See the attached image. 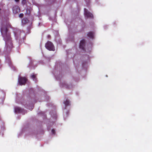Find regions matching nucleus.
<instances>
[{"label": "nucleus", "instance_id": "nucleus-2", "mask_svg": "<svg viewBox=\"0 0 152 152\" xmlns=\"http://www.w3.org/2000/svg\"><path fill=\"white\" fill-rule=\"evenodd\" d=\"M46 48L49 50L54 51L55 48L53 43L49 41H48L46 43L45 46Z\"/></svg>", "mask_w": 152, "mask_h": 152}, {"label": "nucleus", "instance_id": "nucleus-13", "mask_svg": "<svg viewBox=\"0 0 152 152\" xmlns=\"http://www.w3.org/2000/svg\"><path fill=\"white\" fill-rule=\"evenodd\" d=\"M23 16V13H21L19 15V17L22 18Z\"/></svg>", "mask_w": 152, "mask_h": 152}, {"label": "nucleus", "instance_id": "nucleus-3", "mask_svg": "<svg viewBox=\"0 0 152 152\" xmlns=\"http://www.w3.org/2000/svg\"><path fill=\"white\" fill-rule=\"evenodd\" d=\"M27 81V79L25 77L20 76L18 78V83L20 85H25Z\"/></svg>", "mask_w": 152, "mask_h": 152}, {"label": "nucleus", "instance_id": "nucleus-1", "mask_svg": "<svg viewBox=\"0 0 152 152\" xmlns=\"http://www.w3.org/2000/svg\"><path fill=\"white\" fill-rule=\"evenodd\" d=\"M10 26V24L8 23L6 25H2L0 28L1 32L5 42V46L7 51L11 50L13 47L10 33L8 32V28Z\"/></svg>", "mask_w": 152, "mask_h": 152}, {"label": "nucleus", "instance_id": "nucleus-7", "mask_svg": "<svg viewBox=\"0 0 152 152\" xmlns=\"http://www.w3.org/2000/svg\"><path fill=\"white\" fill-rule=\"evenodd\" d=\"M19 10L20 9L18 6H15L13 8V12H15V13H18V12H19Z\"/></svg>", "mask_w": 152, "mask_h": 152}, {"label": "nucleus", "instance_id": "nucleus-16", "mask_svg": "<svg viewBox=\"0 0 152 152\" xmlns=\"http://www.w3.org/2000/svg\"><path fill=\"white\" fill-rule=\"evenodd\" d=\"M15 1L17 2H19V0H15Z\"/></svg>", "mask_w": 152, "mask_h": 152}, {"label": "nucleus", "instance_id": "nucleus-14", "mask_svg": "<svg viewBox=\"0 0 152 152\" xmlns=\"http://www.w3.org/2000/svg\"><path fill=\"white\" fill-rule=\"evenodd\" d=\"M52 133L53 134H54L55 133V130L54 129H53L51 130Z\"/></svg>", "mask_w": 152, "mask_h": 152}, {"label": "nucleus", "instance_id": "nucleus-10", "mask_svg": "<svg viewBox=\"0 0 152 152\" xmlns=\"http://www.w3.org/2000/svg\"><path fill=\"white\" fill-rule=\"evenodd\" d=\"M64 103L66 106L69 105L70 104L69 101L68 99H66L64 102Z\"/></svg>", "mask_w": 152, "mask_h": 152}, {"label": "nucleus", "instance_id": "nucleus-11", "mask_svg": "<svg viewBox=\"0 0 152 152\" xmlns=\"http://www.w3.org/2000/svg\"><path fill=\"white\" fill-rule=\"evenodd\" d=\"M28 20L26 18H24L22 20V22L23 23L25 24L27 23Z\"/></svg>", "mask_w": 152, "mask_h": 152}, {"label": "nucleus", "instance_id": "nucleus-6", "mask_svg": "<svg viewBox=\"0 0 152 152\" xmlns=\"http://www.w3.org/2000/svg\"><path fill=\"white\" fill-rule=\"evenodd\" d=\"M15 36V37H18L20 35L21 32L19 30L14 31Z\"/></svg>", "mask_w": 152, "mask_h": 152}, {"label": "nucleus", "instance_id": "nucleus-4", "mask_svg": "<svg viewBox=\"0 0 152 152\" xmlns=\"http://www.w3.org/2000/svg\"><path fill=\"white\" fill-rule=\"evenodd\" d=\"M84 15L85 17L87 18H93V15L86 8H84Z\"/></svg>", "mask_w": 152, "mask_h": 152}, {"label": "nucleus", "instance_id": "nucleus-5", "mask_svg": "<svg viewBox=\"0 0 152 152\" xmlns=\"http://www.w3.org/2000/svg\"><path fill=\"white\" fill-rule=\"evenodd\" d=\"M85 40H82L80 42L79 47L83 50H85Z\"/></svg>", "mask_w": 152, "mask_h": 152}, {"label": "nucleus", "instance_id": "nucleus-9", "mask_svg": "<svg viewBox=\"0 0 152 152\" xmlns=\"http://www.w3.org/2000/svg\"><path fill=\"white\" fill-rule=\"evenodd\" d=\"M15 111L16 113H20L21 111V109L20 107H16L15 108Z\"/></svg>", "mask_w": 152, "mask_h": 152}, {"label": "nucleus", "instance_id": "nucleus-17", "mask_svg": "<svg viewBox=\"0 0 152 152\" xmlns=\"http://www.w3.org/2000/svg\"><path fill=\"white\" fill-rule=\"evenodd\" d=\"M67 87V88H68V87Z\"/></svg>", "mask_w": 152, "mask_h": 152}, {"label": "nucleus", "instance_id": "nucleus-15", "mask_svg": "<svg viewBox=\"0 0 152 152\" xmlns=\"http://www.w3.org/2000/svg\"><path fill=\"white\" fill-rule=\"evenodd\" d=\"M48 37V39L50 38V37H50V35H48V37Z\"/></svg>", "mask_w": 152, "mask_h": 152}, {"label": "nucleus", "instance_id": "nucleus-8", "mask_svg": "<svg viewBox=\"0 0 152 152\" xmlns=\"http://www.w3.org/2000/svg\"><path fill=\"white\" fill-rule=\"evenodd\" d=\"M88 36L91 38H93L94 36V33L92 32H90L88 33Z\"/></svg>", "mask_w": 152, "mask_h": 152}, {"label": "nucleus", "instance_id": "nucleus-12", "mask_svg": "<svg viewBox=\"0 0 152 152\" xmlns=\"http://www.w3.org/2000/svg\"><path fill=\"white\" fill-rule=\"evenodd\" d=\"M31 77L34 80L36 81L37 80L36 76L35 75L33 74L31 75Z\"/></svg>", "mask_w": 152, "mask_h": 152}]
</instances>
